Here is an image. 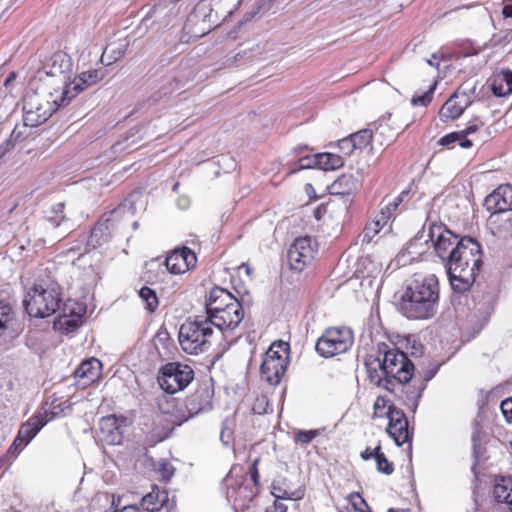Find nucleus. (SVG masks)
<instances>
[{
	"label": "nucleus",
	"mask_w": 512,
	"mask_h": 512,
	"mask_svg": "<svg viewBox=\"0 0 512 512\" xmlns=\"http://www.w3.org/2000/svg\"><path fill=\"white\" fill-rule=\"evenodd\" d=\"M482 265L480 244L471 237H462L460 247L444 264L454 291L462 293L473 285Z\"/></svg>",
	"instance_id": "nucleus-1"
},
{
	"label": "nucleus",
	"mask_w": 512,
	"mask_h": 512,
	"mask_svg": "<svg viewBox=\"0 0 512 512\" xmlns=\"http://www.w3.org/2000/svg\"><path fill=\"white\" fill-rule=\"evenodd\" d=\"M439 302L438 278L431 274L415 279L402 294L399 302L401 313L409 319L427 320L437 312Z\"/></svg>",
	"instance_id": "nucleus-2"
},
{
	"label": "nucleus",
	"mask_w": 512,
	"mask_h": 512,
	"mask_svg": "<svg viewBox=\"0 0 512 512\" xmlns=\"http://www.w3.org/2000/svg\"><path fill=\"white\" fill-rule=\"evenodd\" d=\"M63 94L35 80L23 100V126L37 127L59 108L67 106L70 100Z\"/></svg>",
	"instance_id": "nucleus-3"
},
{
	"label": "nucleus",
	"mask_w": 512,
	"mask_h": 512,
	"mask_svg": "<svg viewBox=\"0 0 512 512\" xmlns=\"http://www.w3.org/2000/svg\"><path fill=\"white\" fill-rule=\"evenodd\" d=\"M242 0H201L188 17L195 36H204L230 17Z\"/></svg>",
	"instance_id": "nucleus-4"
},
{
	"label": "nucleus",
	"mask_w": 512,
	"mask_h": 512,
	"mask_svg": "<svg viewBox=\"0 0 512 512\" xmlns=\"http://www.w3.org/2000/svg\"><path fill=\"white\" fill-rule=\"evenodd\" d=\"M421 240H423L425 244L430 243L435 255L445 264L452 256V253L460 247L462 238H459L458 235L454 234L444 224L431 223L428 226L426 237L423 231L420 236H416L409 242L407 247L409 253H421L417 250L418 245L421 244Z\"/></svg>",
	"instance_id": "nucleus-5"
},
{
	"label": "nucleus",
	"mask_w": 512,
	"mask_h": 512,
	"mask_svg": "<svg viewBox=\"0 0 512 512\" xmlns=\"http://www.w3.org/2000/svg\"><path fill=\"white\" fill-rule=\"evenodd\" d=\"M61 302V289L56 283L36 284L23 301L27 313L36 318L54 314Z\"/></svg>",
	"instance_id": "nucleus-6"
},
{
	"label": "nucleus",
	"mask_w": 512,
	"mask_h": 512,
	"mask_svg": "<svg viewBox=\"0 0 512 512\" xmlns=\"http://www.w3.org/2000/svg\"><path fill=\"white\" fill-rule=\"evenodd\" d=\"M71 75L72 61L70 56L58 51L51 56L44 70L38 73L36 81L61 93L70 88Z\"/></svg>",
	"instance_id": "nucleus-7"
},
{
	"label": "nucleus",
	"mask_w": 512,
	"mask_h": 512,
	"mask_svg": "<svg viewBox=\"0 0 512 512\" xmlns=\"http://www.w3.org/2000/svg\"><path fill=\"white\" fill-rule=\"evenodd\" d=\"M213 334L211 321L205 316H196L194 320L184 322L179 330V343L184 352L198 354L204 351Z\"/></svg>",
	"instance_id": "nucleus-8"
},
{
	"label": "nucleus",
	"mask_w": 512,
	"mask_h": 512,
	"mask_svg": "<svg viewBox=\"0 0 512 512\" xmlns=\"http://www.w3.org/2000/svg\"><path fill=\"white\" fill-rule=\"evenodd\" d=\"M194 378L192 368L179 362L165 364L159 370L157 381L168 394H174L186 388Z\"/></svg>",
	"instance_id": "nucleus-9"
},
{
	"label": "nucleus",
	"mask_w": 512,
	"mask_h": 512,
	"mask_svg": "<svg viewBox=\"0 0 512 512\" xmlns=\"http://www.w3.org/2000/svg\"><path fill=\"white\" fill-rule=\"evenodd\" d=\"M353 343V335L348 328L332 327L327 329L316 342V351L329 358L346 352Z\"/></svg>",
	"instance_id": "nucleus-10"
},
{
	"label": "nucleus",
	"mask_w": 512,
	"mask_h": 512,
	"mask_svg": "<svg viewBox=\"0 0 512 512\" xmlns=\"http://www.w3.org/2000/svg\"><path fill=\"white\" fill-rule=\"evenodd\" d=\"M384 365V372L388 374L390 380H394V385L408 383L414 374V365L407 355L392 348L384 352L381 360Z\"/></svg>",
	"instance_id": "nucleus-11"
},
{
	"label": "nucleus",
	"mask_w": 512,
	"mask_h": 512,
	"mask_svg": "<svg viewBox=\"0 0 512 512\" xmlns=\"http://www.w3.org/2000/svg\"><path fill=\"white\" fill-rule=\"evenodd\" d=\"M315 251V245L310 237L297 238L287 253L290 268L295 271H302L314 259Z\"/></svg>",
	"instance_id": "nucleus-12"
},
{
	"label": "nucleus",
	"mask_w": 512,
	"mask_h": 512,
	"mask_svg": "<svg viewBox=\"0 0 512 512\" xmlns=\"http://www.w3.org/2000/svg\"><path fill=\"white\" fill-rule=\"evenodd\" d=\"M213 392L209 387H201L188 396L183 404V414H178L180 421H187L193 416L208 411L212 407Z\"/></svg>",
	"instance_id": "nucleus-13"
},
{
	"label": "nucleus",
	"mask_w": 512,
	"mask_h": 512,
	"mask_svg": "<svg viewBox=\"0 0 512 512\" xmlns=\"http://www.w3.org/2000/svg\"><path fill=\"white\" fill-rule=\"evenodd\" d=\"M389 420L387 433L397 446L410 442L411 436L408 430V420L404 412L395 406H390L386 412Z\"/></svg>",
	"instance_id": "nucleus-14"
},
{
	"label": "nucleus",
	"mask_w": 512,
	"mask_h": 512,
	"mask_svg": "<svg viewBox=\"0 0 512 512\" xmlns=\"http://www.w3.org/2000/svg\"><path fill=\"white\" fill-rule=\"evenodd\" d=\"M244 316L242 305L239 301L234 302L230 307L223 310H216L215 314L205 316L211 321V326H215L220 330H233L235 329Z\"/></svg>",
	"instance_id": "nucleus-15"
},
{
	"label": "nucleus",
	"mask_w": 512,
	"mask_h": 512,
	"mask_svg": "<svg viewBox=\"0 0 512 512\" xmlns=\"http://www.w3.org/2000/svg\"><path fill=\"white\" fill-rule=\"evenodd\" d=\"M105 76L106 70L103 67L84 70L73 78L70 88L64 91L63 95H66V97L71 101L88 87L96 85L98 82L103 80Z\"/></svg>",
	"instance_id": "nucleus-16"
},
{
	"label": "nucleus",
	"mask_w": 512,
	"mask_h": 512,
	"mask_svg": "<svg viewBox=\"0 0 512 512\" xmlns=\"http://www.w3.org/2000/svg\"><path fill=\"white\" fill-rule=\"evenodd\" d=\"M195 253L183 247L174 250L165 260L167 270L172 274H183L196 265Z\"/></svg>",
	"instance_id": "nucleus-17"
},
{
	"label": "nucleus",
	"mask_w": 512,
	"mask_h": 512,
	"mask_svg": "<svg viewBox=\"0 0 512 512\" xmlns=\"http://www.w3.org/2000/svg\"><path fill=\"white\" fill-rule=\"evenodd\" d=\"M99 440L107 445H119L122 442V431L119 419L115 415L102 417L99 423Z\"/></svg>",
	"instance_id": "nucleus-18"
},
{
	"label": "nucleus",
	"mask_w": 512,
	"mask_h": 512,
	"mask_svg": "<svg viewBox=\"0 0 512 512\" xmlns=\"http://www.w3.org/2000/svg\"><path fill=\"white\" fill-rule=\"evenodd\" d=\"M488 211H508L512 209V186L510 184L498 186L484 201Z\"/></svg>",
	"instance_id": "nucleus-19"
},
{
	"label": "nucleus",
	"mask_w": 512,
	"mask_h": 512,
	"mask_svg": "<svg viewBox=\"0 0 512 512\" xmlns=\"http://www.w3.org/2000/svg\"><path fill=\"white\" fill-rule=\"evenodd\" d=\"M488 225L492 233L499 238L512 235V209L508 211H490Z\"/></svg>",
	"instance_id": "nucleus-20"
},
{
	"label": "nucleus",
	"mask_w": 512,
	"mask_h": 512,
	"mask_svg": "<svg viewBox=\"0 0 512 512\" xmlns=\"http://www.w3.org/2000/svg\"><path fill=\"white\" fill-rule=\"evenodd\" d=\"M50 419L52 417H49V413L46 410L39 411L21 425L18 431V440H24L26 443H29Z\"/></svg>",
	"instance_id": "nucleus-21"
},
{
	"label": "nucleus",
	"mask_w": 512,
	"mask_h": 512,
	"mask_svg": "<svg viewBox=\"0 0 512 512\" xmlns=\"http://www.w3.org/2000/svg\"><path fill=\"white\" fill-rule=\"evenodd\" d=\"M368 378L374 385L388 391L394 390V380H390L384 372V365L380 359H373L366 362Z\"/></svg>",
	"instance_id": "nucleus-22"
},
{
	"label": "nucleus",
	"mask_w": 512,
	"mask_h": 512,
	"mask_svg": "<svg viewBox=\"0 0 512 512\" xmlns=\"http://www.w3.org/2000/svg\"><path fill=\"white\" fill-rule=\"evenodd\" d=\"M238 301L229 291L214 287L209 293V301L206 304L207 316L216 313V310H223L230 307L231 304Z\"/></svg>",
	"instance_id": "nucleus-23"
},
{
	"label": "nucleus",
	"mask_w": 512,
	"mask_h": 512,
	"mask_svg": "<svg viewBox=\"0 0 512 512\" xmlns=\"http://www.w3.org/2000/svg\"><path fill=\"white\" fill-rule=\"evenodd\" d=\"M287 369V365L283 364V360L275 362L273 359L263 358L260 371L261 377L270 385L280 383Z\"/></svg>",
	"instance_id": "nucleus-24"
},
{
	"label": "nucleus",
	"mask_w": 512,
	"mask_h": 512,
	"mask_svg": "<svg viewBox=\"0 0 512 512\" xmlns=\"http://www.w3.org/2000/svg\"><path fill=\"white\" fill-rule=\"evenodd\" d=\"M102 370V363L96 358L83 361L75 372L76 378L83 380L87 386L99 379Z\"/></svg>",
	"instance_id": "nucleus-25"
},
{
	"label": "nucleus",
	"mask_w": 512,
	"mask_h": 512,
	"mask_svg": "<svg viewBox=\"0 0 512 512\" xmlns=\"http://www.w3.org/2000/svg\"><path fill=\"white\" fill-rule=\"evenodd\" d=\"M112 227L113 221L111 219L98 221L91 231L87 242L88 246L96 248L107 243L111 238Z\"/></svg>",
	"instance_id": "nucleus-26"
},
{
	"label": "nucleus",
	"mask_w": 512,
	"mask_h": 512,
	"mask_svg": "<svg viewBox=\"0 0 512 512\" xmlns=\"http://www.w3.org/2000/svg\"><path fill=\"white\" fill-rule=\"evenodd\" d=\"M158 407L162 413L171 416V420L174 424L181 425L185 422L178 419V414H183V404L176 398L162 396L158 400Z\"/></svg>",
	"instance_id": "nucleus-27"
},
{
	"label": "nucleus",
	"mask_w": 512,
	"mask_h": 512,
	"mask_svg": "<svg viewBox=\"0 0 512 512\" xmlns=\"http://www.w3.org/2000/svg\"><path fill=\"white\" fill-rule=\"evenodd\" d=\"M493 494L498 502L508 505L512 512V478H501L493 488Z\"/></svg>",
	"instance_id": "nucleus-28"
},
{
	"label": "nucleus",
	"mask_w": 512,
	"mask_h": 512,
	"mask_svg": "<svg viewBox=\"0 0 512 512\" xmlns=\"http://www.w3.org/2000/svg\"><path fill=\"white\" fill-rule=\"evenodd\" d=\"M463 111V107L457 102L456 95H453L441 107L439 117L442 121L446 122L458 118Z\"/></svg>",
	"instance_id": "nucleus-29"
},
{
	"label": "nucleus",
	"mask_w": 512,
	"mask_h": 512,
	"mask_svg": "<svg viewBox=\"0 0 512 512\" xmlns=\"http://www.w3.org/2000/svg\"><path fill=\"white\" fill-rule=\"evenodd\" d=\"M126 45L122 43L109 44L100 57V63L105 66H109L119 60L125 53Z\"/></svg>",
	"instance_id": "nucleus-30"
},
{
	"label": "nucleus",
	"mask_w": 512,
	"mask_h": 512,
	"mask_svg": "<svg viewBox=\"0 0 512 512\" xmlns=\"http://www.w3.org/2000/svg\"><path fill=\"white\" fill-rule=\"evenodd\" d=\"M343 164V158L337 154L321 153L316 155V167L322 170H336Z\"/></svg>",
	"instance_id": "nucleus-31"
},
{
	"label": "nucleus",
	"mask_w": 512,
	"mask_h": 512,
	"mask_svg": "<svg viewBox=\"0 0 512 512\" xmlns=\"http://www.w3.org/2000/svg\"><path fill=\"white\" fill-rule=\"evenodd\" d=\"M408 195L407 191H403L398 197L393 200H388L387 198L383 199V203L385 205L381 208L379 215L377 216L382 220V225H386L389 220L392 218L395 210L399 206V204L403 201L404 197Z\"/></svg>",
	"instance_id": "nucleus-32"
},
{
	"label": "nucleus",
	"mask_w": 512,
	"mask_h": 512,
	"mask_svg": "<svg viewBox=\"0 0 512 512\" xmlns=\"http://www.w3.org/2000/svg\"><path fill=\"white\" fill-rule=\"evenodd\" d=\"M334 194L349 195L357 188V180L352 175H342L333 184Z\"/></svg>",
	"instance_id": "nucleus-33"
},
{
	"label": "nucleus",
	"mask_w": 512,
	"mask_h": 512,
	"mask_svg": "<svg viewBox=\"0 0 512 512\" xmlns=\"http://www.w3.org/2000/svg\"><path fill=\"white\" fill-rule=\"evenodd\" d=\"M288 351V343L284 341H277L272 343L269 349L265 352L264 358L273 359L275 362L283 360V364L288 365Z\"/></svg>",
	"instance_id": "nucleus-34"
},
{
	"label": "nucleus",
	"mask_w": 512,
	"mask_h": 512,
	"mask_svg": "<svg viewBox=\"0 0 512 512\" xmlns=\"http://www.w3.org/2000/svg\"><path fill=\"white\" fill-rule=\"evenodd\" d=\"M64 207L65 204L63 202H59L53 206H51L45 212V218L48 222H50L54 227H58L65 219L64 215Z\"/></svg>",
	"instance_id": "nucleus-35"
},
{
	"label": "nucleus",
	"mask_w": 512,
	"mask_h": 512,
	"mask_svg": "<svg viewBox=\"0 0 512 512\" xmlns=\"http://www.w3.org/2000/svg\"><path fill=\"white\" fill-rule=\"evenodd\" d=\"M15 313L10 304L0 301V336L11 326Z\"/></svg>",
	"instance_id": "nucleus-36"
},
{
	"label": "nucleus",
	"mask_w": 512,
	"mask_h": 512,
	"mask_svg": "<svg viewBox=\"0 0 512 512\" xmlns=\"http://www.w3.org/2000/svg\"><path fill=\"white\" fill-rule=\"evenodd\" d=\"M375 461L377 470L386 475H390L394 471L393 464L386 458L384 453L381 451V446L375 447Z\"/></svg>",
	"instance_id": "nucleus-37"
},
{
	"label": "nucleus",
	"mask_w": 512,
	"mask_h": 512,
	"mask_svg": "<svg viewBox=\"0 0 512 512\" xmlns=\"http://www.w3.org/2000/svg\"><path fill=\"white\" fill-rule=\"evenodd\" d=\"M140 298L146 303V309L154 312L158 307V298L154 290L144 286L139 291Z\"/></svg>",
	"instance_id": "nucleus-38"
},
{
	"label": "nucleus",
	"mask_w": 512,
	"mask_h": 512,
	"mask_svg": "<svg viewBox=\"0 0 512 512\" xmlns=\"http://www.w3.org/2000/svg\"><path fill=\"white\" fill-rule=\"evenodd\" d=\"M141 506L148 512L158 511L162 506V500L159 499V493L152 491L146 494L141 500Z\"/></svg>",
	"instance_id": "nucleus-39"
},
{
	"label": "nucleus",
	"mask_w": 512,
	"mask_h": 512,
	"mask_svg": "<svg viewBox=\"0 0 512 512\" xmlns=\"http://www.w3.org/2000/svg\"><path fill=\"white\" fill-rule=\"evenodd\" d=\"M271 493L277 500H300L304 495L302 490L289 492L278 485H272Z\"/></svg>",
	"instance_id": "nucleus-40"
},
{
	"label": "nucleus",
	"mask_w": 512,
	"mask_h": 512,
	"mask_svg": "<svg viewBox=\"0 0 512 512\" xmlns=\"http://www.w3.org/2000/svg\"><path fill=\"white\" fill-rule=\"evenodd\" d=\"M358 266L364 268V270L360 271L363 277H374L375 274L381 271V266L374 263L369 256L362 257L358 262Z\"/></svg>",
	"instance_id": "nucleus-41"
},
{
	"label": "nucleus",
	"mask_w": 512,
	"mask_h": 512,
	"mask_svg": "<svg viewBox=\"0 0 512 512\" xmlns=\"http://www.w3.org/2000/svg\"><path fill=\"white\" fill-rule=\"evenodd\" d=\"M385 225H382V220L378 217L368 224L363 233H362V242L363 243H370L373 239V237L379 233V231L384 227Z\"/></svg>",
	"instance_id": "nucleus-42"
},
{
	"label": "nucleus",
	"mask_w": 512,
	"mask_h": 512,
	"mask_svg": "<svg viewBox=\"0 0 512 512\" xmlns=\"http://www.w3.org/2000/svg\"><path fill=\"white\" fill-rule=\"evenodd\" d=\"M502 73L496 75L491 84V89L494 95L498 97H503L511 94V89H509L508 86H506V81H502L503 79Z\"/></svg>",
	"instance_id": "nucleus-43"
},
{
	"label": "nucleus",
	"mask_w": 512,
	"mask_h": 512,
	"mask_svg": "<svg viewBox=\"0 0 512 512\" xmlns=\"http://www.w3.org/2000/svg\"><path fill=\"white\" fill-rule=\"evenodd\" d=\"M156 12L155 8H152L141 20L137 28L134 30V35L137 37L144 36L151 28L153 21L152 18Z\"/></svg>",
	"instance_id": "nucleus-44"
},
{
	"label": "nucleus",
	"mask_w": 512,
	"mask_h": 512,
	"mask_svg": "<svg viewBox=\"0 0 512 512\" xmlns=\"http://www.w3.org/2000/svg\"><path fill=\"white\" fill-rule=\"evenodd\" d=\"M435 87H436V82L433 83L430 86V88L428 89V91H426L422 95L413 96V98L411 99V104L413 106H427L432 101L433 92L435 90Z\"/></svg>",
	"instance_id": "nucleus-45"
},
{
	"label": "nucleus",
	"mask_w": 512,
	"mask_h": 512,
	"mask_svg": "<svg viewBox=\"0 0 512 512\" xmlns=\"http://www.w3.org/2000/svg\"><path fill=\"white\" fill-rule=\"evenodd\" d=\"M391 405H388V400L383 396H378L374 402V417L386 416V412Z\"/></svg>",
	"instance_id": "nucleus-46"
},
{
	"label": "nucleus",
	"mask_w": 512,
	"mask_h": 512,
	"mask_svg": "<svg viewBox=\"0 0 512 512\" xmlns=\"http://www.w3.org/2000/svg\"><path fill=\"white\" fill-rule=\"evenodd\" d=\"M317 435H318V432L316 430H309V431L300 430V431L297 432L295 439H296L297 442H300V443H303V444H308Z\"/></svg>",
	"instance_id": "nucleus-47"
},
{
	"label": "nucleus",
	"mask_w": 512,
	"mask_h": 512,
	"mask_svg": "<svg viewBox=\"0 0 512 512\" xmlns=\"http://www.w3.org/2000/svg\"><path fill=\"white\" fill-rule=\"evenodd\" d=\"M501 411L503 416L505 417L506 421L511 423L512 422V398H507L501 402L500 405Z\"/></svg>",
	"instance_id": "nucleus-48"
},
{
	"label": "nucleus",
	"mask_w": 512,
	"mask_h": 512,
	"mask_svg": "<svg viewBox=\"0 0 512 512\" xmlns=\"http://www.w3.org/2000/svg\"><path fill=\"white\" fill-rule=\"evenodd\" d=\"M463 137V134L460 133V132H453V133H450L444 137H442L440 140H439V144L442 145V146H447V145H450L454 142H458L462 139Z\"/></svg>",
	"instance_id": "nucleus-49"
},
{
	"label": "nucleus",
	"mask_w": 512,
	"mask_h": 512,
	"mask_svg": "<svg viewBox=\"0 0 512 512\" xmlns=\"http://www.w3.org/2000/svg\"><path fill=\"white\" fill-rule=\"evenodd\" d=\"M316 167V155L313 157H304L299 160V168H293L290 173L295 172L297 169Z\"/></svg>",
	"instance_id": "nucleus-50"
},
{
	"label": "nucleus",
	"mask_w": 512,
	"mask_h": 512,
	"mask_svg": "<svg viewBox=\"0 0 512 512\" xmlns=\"http://www.w3.org/2000/svg\"><path fill=\"white\" fill-rule=\"evenodd\" d=\"M483 126H484L483 122L476 120L473 123H469V125L466 127V129L461 131L460 133H462L463 136H467V135L475 133L476 131L479 130L480 127H483Z\"/></svg>",
	"instance_id": "nucleus-51"
},
{
	"label": "nucleus",
	"mask_w": 512,
	"mask_h": 512,
	"mask_svg": "<svg viewBox=\"0 0 512 512\" xmlns=\"http://www.w3.org/2000/svg\"><path fill=\"white\" fill-rule=\"evenodd\" d=\"M27 444L28 443H26V441H24V440H18V435H17L16 438L14 439L12 445L10 446L9 451L10 452L19 451L21 449V447H24Z\"/></svg>",
	"instance_id": "nucleus-52"
},
{
	"label": "nucleus",
	"mask_w": 512,
	"mask_h": 512,
	"mask_svg": "<svg viewBox=\"0 0 512 512\" xmlns=\"http://www.w3.org/2000/svg\"><path fill=\"white\" fill-rule=\"evenodd\" d=\"M258 462H259V460H258V459H256V460L253 462V464H252V466H251V468H250L251 478H252V480H253V482H254V484H255V485H257V484H258V480H259V473H258V470H257V464H258Z\"/></svg>",
	"instance_id": "nucleus-53"
},
{
	"label": "nucleus",
	"mask_w": 512,
	"mask_h": 512,
	"mask_svg": "<svg viewBox=\"0 0 512 512\" xmlns=\"http://www.w3.org/2000/svg\"><path fill=\"white\" fill-rule=\"evenodd\" d=\"M355 497L359 498L361 504L367 506L366 501L361 497V495L359 493H357V492H353V493L349 494L348 499L352 502V505L354 506V508L356 510H360V508L358 507V504L353 501V499Z\"/></svg>",
	"instance_id": "nucleus-54"
},
{
	"label": "nucleus",
	"mask_w": 512,
	"mask_h": 512,
	"mask_svg": "<svg viewBox=\"0 0 512 512\" xmlns=\"http://www.w3.org/2000/svg\"><path fill=\"white\" fill-rule=\"evenodd\" d=\"M268 512H287V506L277 500L274 502L272 509L267 510Z\"/></svg>",
	"instance_id": "nucleus-55"
},
{
	"label": "nucleus",
	"mask_w": 512,
	"mask_h": 512,
	"mask_svg": "<svg viewBox=\"0 0 512 512\" xmlns=\"http://www.w3.org/2000/svg\"><path fill=\"white\" fill-rule=\"evenodd\" d=\"M501 73L504 77L503 81H506V86H508L512 92V71L507 70V71H502Z\"/></svg>",
	"instance_id": "nucleus-56"
},
{
	"label": "nucleus",
	"mask_w": 512,
	"mask_h": 512,
	"mask_svg": "<svg viewBox=\"0 0 512 512\" xmlns=\"http://www.w3.org/2000/svg\"><path fill=\"white\" fill-rule=\"evenodd\" d=\"M361 458L363 460H369L371 458H375V448L374 449H371V448H366L362 453H361Z\"/></svg>",
	"instance_id": "nucleus-57"
},
{
	"label": "nucleus",
	"mask_w": 512,
	"mask_h": 512,
	"mask_svg": "<svg viewBox=\"0 0 512 512\" xmlns=\"http://www.w3.org/2000/svg\"><path fill=\"white\" fill-rule=\"evenodd\" d=\"M119 512H142V511L135 505H128V506L123 507Z\"/></svg>",
	"instance_id": "nucleus-58"
},
{
	"label": "nucleus",
	"mask_w": 512,
	"mask_h": 512,
	"mask_svg": "<svg viewBox=\"0 0 512 512\" xmlns=\"http://www.w3.org/2000/svg\"><path fill=\"white\" fill-rule=\"evenodd\" d=\"M502 13H503L504 17H506V18L512 17V4H506L503 7Z\"/></svg>",
	"instance_id": "nucleus-59"
},
{
	"label": "nucleus",
	"mask_w": 512,
	"mask_h": 512,
	"mask_svg": "<svg viewBox=\"0 0 512 512\" xmlns=\"http://www.w3.org/2000/svg\"><path fill=\"white\" fill-rule=\"evenodd\" d=\"M459 142V145L463 148H469L472 146V142L468 139H466V136H463L462 139Z\"/></svg>",
	"instance_id": "nucleus-60"
},
{
	"label": "nucleus",
	"mask_w": 512,
	"mask_h": 512,
	"mask_svg": "<svg viewBox=\"0 0 512 512\" xmlns=\"http://www.w3.org/2000/svg\"><path fill=\"white\" fill-rule=\"evenodd\" d=\"M16 77H17L16 73H15V72H11V73L9 74V76L6 78V80H5V82H4V85H5L6 87H8V86L11 84V82H12V81H14V80L16 79Z\"/></svg>",
	"instance_id": "nucleus-61"
},
{
	"label": "nucleus",
	"mask_w": 512,
	"mask_h": 512,
	"mask_svg": "<svg viewBox=\"0 0 512 512\" xmlns=\"http://www.w3.org/2000/svg\"><path fill=\"white\" fill-rule=\"evenodd\" d=\"M360 137L365 140V142H368L370 138L372 137V134L368 130H363L360 132Z\"/></svg>",
	"instance_id": "nucleus-62"
},
{
	"label": "nucleus",
	"mask_w": 512,
	"mask_h": 512,
	"mask_svg": "<svg viewBox=\"0 0 512 512\" xmlns=\"http://www.w3.org/2000/svg\"><path fill=\"white\" fill-rule=\"evenodd\" d=\"M305 190L307 193L311 192L313 190V186L311 184H306Z\"/></svg>",
	"instance_id": "nucleus-63"
},
{
	"label": "nucleus",
	"mask_w": 512,
	"mask_h": 512,
	"mask_svg": "<svg viewBox=\"0 0 512 512\" xmlns=\"http://www.w3.org/2000/svg\"><path fill=\"white\" fill-rule=\"evenodd\" d=\"M387 512H409L408 510H395L394 508L388 509Z\"/></svg>",
	"instance_id": "nucleus-64"
}]
</instances>
